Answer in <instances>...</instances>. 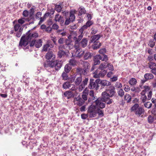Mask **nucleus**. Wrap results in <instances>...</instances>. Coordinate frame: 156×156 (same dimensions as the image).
<instances>
[{
	"label": "nucleus",
	"mask_w": 156,
	"mask_h": 156,
	"mask_svg": "<svg viewBox=\"0 0 156 156\" xmlns=\"http://www.w3.org/2000/svg\"><path fill=\"white\" fill-rule=\"evenodd\" d=\"M106 52V49L105 48H103L99 50V52L101 54H103L105 53Z\"/></svg>",
	"instance_id": "nucleus-62"
},
{
	"label": "nucleus",
	"mask_w": 156,
	"mask_h": 156,
	"mask_svg": "<svg viewBox=\"0 0 156 156\" xmlns=\"http://www.w3.org/2000/svg\"><path fill=\"white\" fill-rule=\"evenodd\" d=\"M88 94V90L86 88L84 90L83 92V94L82 95V99L83 100L86 101L87 99V95Z\"/></svg>",
	"instance_id": "nucleus-20"
},
{
	"label": "nucleus",
	"mask_w": 156,
	"mask_h": 156,
	"mask_svg": "<svg viewBox=\"0 0 156 156\" xmlns=\"http://www.w3.org/2000/svg\"><path fill=\"white\" fill-rule=\"evenodd\" d=\"M53 47L54 45L52 44L51 41H48L47 43L43 46L42 50L43 51H47Z\"/></svg>",
	"instance_id": "nucleus-10"
},
{
	"label": "nucleus",
	"mask_w": 156,
	"mask_h": 156,
	"mask_svg": "<svg viewBox=\"0 0 156 156\" xmlns=\"http://www.w3.org/2000/svg\"><path fill=\"white\" fill-rule=\"evenodd\" d=\"M154 118L151 115H149L148 117V122L151 123L153 122L154 121Z\"/></svg>",
	"instance_id": "nucleus-45"
},
{
	"label": "nucleus",
	"mask_w": 156,
	"mask_h": 156,
	"mask_svg": "<svg viewBox=\"0 0 156 156\" xmlns=\"http://www.w3.org/2000/svg\"><path fill=\"white\" fill-rule=\"evenodd\" d=\"M87 44V40L86 38H83L80 42L79 45L83 48L86 47Z\"/></svg>",
	"instance_id": "nucleus-21"
},
{
	"label": "nucleus",
	"mask_w": 156,
	"mask_h": 156,
	"mask_svg": "<svg viewBox=\"0 0 156 156\" xmlns=\"http://www.w3.org/2000/svg\"><path fill=\"white\" fill-rule=\"evenodd\" d=\"M103 100L101 98H98L95 101V105L97 108H103L105 106V104L103 102Z\"/></svg>",
	"instance_id": "nucleus-6"
},
{
	"label": "nucleus",
	"mask_w": 156,
	"mask_h": 156,
	"mask_svg": "<svg viewBox=\"0 0 156 156\" xmlns=\"http://www.w3.org/2000/svg\"><path fill=\"white\" fill-rule=\"evenodd\" d=\"M149 67L151 69V71L153 74L156 75V64L153 62H149L148 63Z\"/></svg>",
	"instance_id": "nucleus-13"
},
{
	"label": "nucleus",
	"mask_w": 156,
	"mask_h": 156,
	"mask_svg": "<svg viewBox=\"0 0 156 156\" xmlns=\"http://www.w3.org/2000/svg\"><path fill=\"white\" fill-rule=\"evenodd\" d=\"M71 69V67L69 64H66L64 67V70L66 73H69Z\"/></svg>",
	"instance_id": "nucleus-35"
},
{
	"label": "nucleus",
	"mask_w": 156,
	"mask_h": 156,
	"mask_svg": "<svg viewBox=\"0 0 156 156\" xmlns=\"http://www.w3.org/2000/svg\"><path fill=\"white\" fill-rule=\"evenodd\" d=\"M140 94L141 95L140 99L143 102H144L146 101L147 99V97L145 95L144 90H142Z\"/></svg>",
	"instance_id": "nucleus-29"
},
{
	"label": "nucleus",
	"mask_w": 156,
	"mask_h": 156,
	"mask_svg": "<svg viewBox=\"0 0 156 156\" xmlns=\"http://www.w3.org/2000/svg\"><path fill=\"white\" fill-rule=\"evenodd\" d=\"M88 79L87 78H85V79L82 81L81 84L79 85L78 90L79 91H81L85 88V86L87 84Z\"/></svg>",
	"instance_id": "nucleus-11"
},
{
	"label": "nucleus",
	"mask_w": 156,
	"mask_h": 156,
	"mask_svg": "<svg viewBox=\"0 0 156 156\" xmlns=\"http://www.w3.org/2000/svg\"><path fill=\"white\" fill-rule=\"evenodd\" d=\"M107 68V63L105 62L100 64L98 67V69L103 70L105 69H106Z\"/></svg>",
	"instance_id": "nucleus-32"
},
{
	"label": "nucleus",
	"mask_w": 156,
	"mask_h": 156,
	"mask_svg": "<svg viewBox=\"0 0 156 156\" xmlns=\"http://www.w3.org/2000/svg\"><path fill=\"white\" fill-rule=\"evenodd\" d=\"M20 25L19 24H16L14 26V28L15 31H16L20 29Z\"/></svg>",
	"instance_id": "nucleus-53"
},
{
	"label": "nucleus",
	"mask_w": 156,
	"mask_h": 156,
	"mask_svg": "<svg viewBox=\"0 0 156 156\" xmlns=\"http://www.w3.org/2000/svg\"><path fill=\"white\" fill-rule=\"evenodd\" d=\"M99 86L96 84L94 80L91 79L90 80L89 84L88 86L89 88L90 89H93L96 87L97 90Z\"/></svg>",
	"instance_id": "nucleus-15"
},
{
	"label": "nucleus",
	"mask_w": 156,
	"mask_h": 156,
	"mask_svg": "<svg viewBox=\"0 0 156 156\" xmlns=\"http://www.w3.org/2000/svg\"><path fill=\"white\" fill-rule=\"evenodd\" d=\"M104 101L107 104L109 105L111 104L113 102L112 99L110 98L109 97L107 98L106 99H105Z\"/></svg>",
	"instance_id": "nucleus-43"
},
{
	"label": "nucleus",
	"mask_w": 156,
	"mask_h": 156,
	"mask_svg": "<svg viewBox=\"0 0 156 156\" xmlns=\"http://www.w3.org/2000/svg\"><path fill=\"white\" fill-rule=\"evenodd\" d=\"M91 57V53L89 52H87L84 55V58L85 60H87L90 58Z\"/></svg>",
	"instance_id": "nucleus-40"
},
{
	"label": "nucleus",
	"mask_w": 156,
	"mask_h": 156,
	"mask_svg": "<svg viewBox=\"0 0 156 156\" xmlns=\"http://www.w3.org/2000/svg\"><path fill=\"white\" fill-rule=\"evenodd\" d=\"M88 94H89V95L92 98L91 99V98H89L88 100V101L89 102H90L91 99L94 100L96 98V97L94 96V92L93 90H90L89 92H88Z\"/></svg>",
	"instance_id": "nucleus-25"
},
{
	"label": "nucleus",
	"mask_w": 156,
	"mask_h": 156,
	"mask_svg": "<svg viewBox=\"0 0 156 156\" xmlns=\"http://www.w3.org/2000/svg\"><path fill=\"white\" fill-rule=\"evenodd\" d=\"M73 86V85L70 84L68 82H65L63 85V87L64 89L70 88L72 86Z\"/></svg>",
	"instance_id": "nucleus-33"
},
{
	"label": "nucleus",
	"mask_w": 156,
	"mask_h": 156,
	"mask_svg": "<svg viewBox=\"0 0 156 156\" xmlns=\"http://www.w3.org/2000/svg\"><path fill=\"white\" fill-rule=\"evenodd\" d=\"M152 104L150 102H147L144 104V106L147 108H149L151 107L152 106Z\"/></svg>",
	"instance_id": "nucleus-49"
},
{
	"label": "nucleus",
	"mask_w": 156,
	"mask_h": 156,
	"mask_svg": "<svg viewBox=\"0 0 156 156\" xmlns=\"http://www.w3.org/2000/svg\"><path fill=\"white\" fill-rule=\"evenodd\" d=\"M82 74H80L79 75H76V78L74 82L75 83L76 85H79L82 83Z\"/></svg>",
	"instance_id": "nucleus-17"
},
{
	"label": "nucleus",
	"mask_w": 156,
	"mask_h": 156,
	"mask_svg": "<svg viewBox=\"0 0 156 156\" xmlns=\"http://www.w3.org/2000/svg\"><path fill=\"white\" fill-rule=\"evenodd\" d=\"M91 30H92L91 33L92 34H95L97 33L98 31L97 29L94 27H92L91 29Z\"/></svg>",
	"instance_id": "nucleus-57"
},
{
	"label": "nucleus",
	"mask_w": 156,
	"mask_h": 156,
	"mask_svg": "<svg viewBox=\"0 0 156 156\" xmlns=\"http://www.w3.org/2000/svg\"><path fill=\"white\" fill-rule=\"evenodd\" d=\"M93 23L92 21L88 20L86 24L87 25V26L89 27L92 25Z\"/></svg>",
	"instance_id": "nucleus-60"
},
{
	"label": "nucleus",
	"mask_w": 156,
	"mask_h": 156,
	"mask_svg": "<svg viewBox=\"0 0 156 156\" xmlns=\"http://www.w3.org/2000/svg\"><path fill=\"white\" fill-rule=\"evenodd\" d=\"M55 10L58 12H61L62 10V7L60 5H55Z\"/></svg>",
	"instance_id": "nucleus-47"
},
{
	"label": "nucleus",
	"mask_w": 156,
	"mask_h": 156,
	"mask_svg": "<svg viewBox=\"0 0 156 156\" xmlns=\"http://www.w3.org/2000/svg\"><path fill=\"white\" fill-rule=\"evenodd\" d=\"M62 65V62L61 61L57 60L53 61L51 63V66L52 67H54L55 69L56 70H59L61 67Z\"/></svg>",
	"instance_id": "nucleus-5"
},
{
	"label": "nucleus",
	"mask_w": 156,
	"mask_h": 156,
	"mask_svg": "<svg viewBox=\"0 0 156 156\" xmlns=\"http://www.w3.org/2000/svg\"><path fill=\"white\" fill-rule=\"evenodd\" d=\"M119 96L120 97H123L124 95V92L122 89H120L117 91Z\"/></svg>",
	"instance_id": "nucleus-38"
},
{
	"label": "nucleus",
	"mask_w": 156,
	"mask_h": 156,
	"mask_svg": "<svg viewBox=\"0 0 156 156\" xmlns=\"http://www.w3.org/2000/svg\"><path fill=\"white\" fill-rule=\"evenodd\" d=\"M70 65H71L74 66L75 65L76 63V61L74 59H70L69 61Z\"/></svg>",
	"instance_id": "nucleus-46"
},
{
	"label": "nucleus",
	"mask_w": 156,
	"mask_h": 156,
	"mask_svg": "<svg viewBox=\"0 0 156 156\" xmlns=\"http://www.w3.org/2000/svg\"><path fill=\"white\" fill-rule=\"evenodd\" d=\"M34 10V9L33 8H32L30 9L29 17V18H27V19H26L27 21H29L31 19H34V17L33 15L35 11Z\"/></svg>",
	"instance_id": "nucleus-22"
},
{
	"label": "nucleus",
	"mask_w": 156,
	"mask_h": 156,
	"mask_svg": "<svg viewBox=\"0 0 156 156\" xmlns=\"http://www.w3.org/2000/svg\"><path fill=\"white\" fill-rule=\"evenodd\" d=\"M46 59L48 61L51 60H52L55 59V55L53 54V52L51 51L48 52L46 55Z\"/></svg>",
	"instance_id": "nucleus-14"
},
{
	"label": "nucleus",
	"mask_w": 156,
	"mask_h": 156,
	"mask_svg": "<svg viewBox=\"0 0 156 156\" xmlns=\"http://www.w3.org/2000/svg\"><path fill=\"white\" fill-rule=\"evenodd\" d=\"M41 13L40 12H38L36 14L35 17L36 19H38L41 17Z\"/></svg>",
	"instance_id": "nucleus-58"
},
{
	"label": "nucleus",
	"mask_w": 156,
	"mask_h": 156,
	"mask_svg": "<svg viewBox=\"0 0 156 156\" xmlns=\"http://www.w3.org/2000/svg\"><path fill=\"white\" fill-rule=\"evenodd\" d=\"M100 35L97 34L94 35L91 37L90 38V43H95L97 42V41L100 38Z\"/></svg>",
	"instance_id": "nucleus-18"
},
{
	"label": "nucleus",
	"mask_w": 156,
	"mask_h": 156,
	"mask_svg": "<svg viewBox=\"0 0 156 156\" xmlns=\"http://www.w3.org/2000/svg\"><path fill=\"white\" fill-rule=\"evenodd\" d=\"M48 16V13H45L43 17H40V20L39 23V24L40 25L44 20L46 19V16Z\"/></svg>",
	"instance_id": "nucleus-39"
},
{
	"label": "nucleus",
	"mask_w": 156,
	"mask_h": 156,
	"mask_svg": "<svg viewBox=\"0 0 156 156\" xmlns=\"http://www.w3.org/2000/svg\"><path fill=\"white\" fill-rule=\"evenodd\" d=\"M102 59H101L103 61H106L108 60V58L107 56L105 54H104L102 56H101Z\"/></svg>",
	"instance_id": "nucleus-54"
},
{
	"label": "nucleus",
	"mask_w": 156,
	"mask_h": 156,
	"mask_svg": "<svg viewBox=\"0 0 156 156\" xmlns=\"http://www.w3.org/2000/svg\"><path fill=\"white\" fill-rule=\"evenodd\" d=\"M155 42H154L153 40H151L149 42L148 45L151 47H153L155 45Z\"/></svg>",
	"instance_id": "nucleus-51"
},
{
	"label": "nucleus",
	"mask_w": 156,
	"mask_h": 156,
	"mask_svg": "<svg viewBox=\"0 0 156 156\" xmlns=\"http://www.w3.org/2000/svg\"><path fill=\"white\" fill-rule=\"evenodd\" d=\"M144 77L146 80H151L152 79L154 76L151 73H147L145 74L144 75Z\"/></svg>",
	"instance_id": "nucleus-27"
},
{
	"label": "nucleus",
	"mask_w": 156,
	"mask_h": 156,
	"mask_svg": "<svg viewBox=\"0 0 156 156\" xmlns=\"http://www.w3.org/2000/svg\"><path fill=\"white\" fill-rule=\"evenodd\" d=\"M55 20L56 22H60L61 25H62L64 23V20L63 17L60 16L59 14H57L55 17Z\"/></svg>",
	"instance_id": "nucleus-16"
},
{
	"label": "nucleus",
	"mask_w": 156,
	"mask_h": 156,
	"mask_svg": "<svg viewBox=\"0 0 156 156\" xmlns=\"http://www.w3.org/2000/svg\"><path fill=\"white\" fill-rule=\"evenodd\" d=\"M152 95V92L151 91L149 92L147 94V99L148 100H150L151 97Z\"/></svg>",
	"instance_id": "nucleus-63"
},
{
	"label": "nucleus",
	"mask_w": 156,
	"mask_h": 156,
	"mask_svg": "<svg viewBox=\"0 0 156 156\" xmlns=\"http://www.w3.org/2000/svg\"><path fill=\"white\" fill-rule=\"evenodd\" d=\"M101 44L98 41L94 43L92 45V47L94 49H97L101 46Z\"/></svg>",
	"instance_id": "nucleus-31"
},
{
	"label": "nucleus",
	"mask_w": 156,
	"mask_h": 156,
	"mask_svg": "<svg viewBox=\"0 0 156 156\" xmlns=\"http://www.w3.org/2000/svg\"><path fill=\"white\" fill-rule=\"evenodd\" d=\"M107 71L105 70L101 71L99 73H98L97 70L94 73L93 77L95 78H102L106 75Z\"/></svg>",
	"instance_id": "nucleus-9"
},
{
	"label": "nucleus",
	"mask_w": 156,
	"mask_h": 156,
	"mask_svg": "<svg viewBox=\"0 0 156 156\" xmlns=\"http://www.w3.org/2000/svg\"><path fill=\"white\" fill-rule=\"evenodd\" d=\"M23 15L25 17H27L29 15V12L27 10H25L23 12Z\"/></svg>",
	"instance_id": "nucleus-59"
},
{
	"label": "nucleus",
	"mask_w": 156,
	"mask_h": 156,
	"mask_svg": "<svg viewBox=\"0 0 156 156\" xmlns=\"http://www.w3.org/2000/svg\"><path fill=\"white\" fill-rule=\"evenodd\" d=\"M106 91L108 92L109 97H113L115 94V88L114 87L111 86L109 87L108 88L106 89Z\"/></svg>",
	"instance_id": "nucleus-12"
},
{
	"label": "nucleus",
	"mask_w": 156,
	"mask_h": 156,
	"mask_svg": "<svg viewBox=\"0 0 156 156\" xmlns=\"http://www.w3.org/2000/svg\"><path fill=\"white\" fill-rule=\"evenodd\" d=\"M64 95L68 99H69L73 96V93L69 91H67L65 92Z\"/></svg>",
	"instance_id": "nucleus-24"
},
{
	"label": "nucleus",
	"mask_w": 156,
	"mask_h": 156,
	"mask_svg": "<svg viewBox=\"0 0 156 156\" xmlns=\"http://www.w3.org/2000/svg\"><path fill=\"white\" fill-rule=\"evenodd\" d=\"M137 81L136 79L134 78H132L130 79L129 81V84L132 86H134L137 83Z\"/></svg>",
	"instance_id": "nucleus-34"
},
{
	"label": "nucleus",
	"mask_w": 156,
	"mask_h": 156,
	"mask_svg": "<svg viewBox=\"0 0 156 156\" xmlns=\"http://www.w3.org/2000/svg\"><path fill=\"white\" fill-rule=\"evenodd\" d=\"M34 38L32 39V41L30 42V46L32 47L34 45L37 48H39L41 47L42 45V41L41 39L37 40H35Z\"/></svg>",
	"instance_id": "nucleus-7"
},
{
	"label": "nucleus",
	"mask_w": 156,
	"mask_h": 156,
	"mask_svg": "<svg viewBox=\"0 0 156 156\" xmlns=\"http://www.w3.org/2000/svg\"><path fill=\"white\" fill-rule=\"evenodd\" d=\"M65 54V52L63 51H59L58 53V57L61 58Z\"/></svg>",
	"instance_id": "nucleus-42"
},
{
	"label": "nucleus",
	"mask_w": 156,
	"mask_h": 156,
	"mask_svg": "<svg viewBox=\"0 0 156 156\" xmlns=\"http://www.w3.org/2000/svg\"><path fill=\"white\" fill-rule=\"evenodd\" d=\"M132 111L134 112L135 114L139 117L141 115H143L144 113L145 110L143 108L139 106V104H135L131 108Z\"/></svg>",
	"instance_id": "nucleus-3"
},
{
	"label": "nucleus",
	"mask_w": 156,
	"mask_h": 156,
	"mask_svg": "<svg viewBox=\"0 0 156 156\" xmlns=\"http://www.w3.org/2000/svg\"><path fill=\"white\" fill-rule=\"evenodd\" d=\"M87 112L90 118L95 117L97 114L100 116H103L104 115L103 111L102 110L97 108L95 105L92 104L88 107Z\"/></svg>",
	"instance_id": "nucleus-2"
},
{
	"label": "nucleus",
	"mask_w": 156,
	"mask_h": 156,
	"mask_svg": "<svg viewBox=\"0 0 156 156\" xmlns=\"http://www.w3.org/2000/svg\"><path fill=\"white\" fill-rule=\"evenodd\" d=\"M22 30L23 29L21 27L20 28L19 31L16 33V36L17 37H20L22 33Z\"/></svg>",
	"instance_id": "nucleus-44"
},
{
	"label": "nucleus",
	"mask_w": 156,
	"mask_h": 156,
	"mask_svg": "<svg viewBox=\"0 0 156 156\" xmlns=\"http://www.w3.org/2000/svg\"><path fill=\"white\" fill-rule=\"evenodd\" d=\"M115 87L117 88H121L122 87V85L121 83L117 82L115 84Z\"/></svg>",
	"instance_id": "nucleus-50"
},
{
	"label": "nucleus",
	"mask_w": 156,
	"mask_h": 156,
	"mask_svg": "<svg viewBox=\"0 0 156 156\" xmlns=\"http://www.w3.org/2000/svg\"><path fill=\"white\" fill-rule=\"evenodd\" d=\"M83 36V35L80 34L78 37V38L76 37H74L73 39L75 42V44H77L79 43L80 41L82 39Z\"/></svg>",
	"instance_id": "nucleus-26"
},
{
	"label": "nucleus",
	"mask_w": 156,
	"mask_h": 156,
	"mask_svg": "<svg viewBox=\"0 0 156 156\" xmlns=\"http://www.w3.org/2000/svg\"><path fill=\"white\" fill-rule=\"evenodd\" d=\"M118 80L117 77L114 76L113 77L110 78V81L112 82L116 81Z\"/></svg>",
	"instance_id": "nucleus-61"
},
{
	"label": "nucleus",
	"mask_w": 156,
	"mask_h": 156,
	"mask_svg": "<svg viewBox=\"0 0 156 156\" xmlns=\"http://www.w3.org/2000/svg\"><path fill=\"white\" fill-rule=\"evenodd\" d=\"M62 76L64 80H66L68 79V76L66 73L63 72L62 74Z\"/></svg>",
	"instance_id": "nucleus-52"
},
{
	"label": "nucleus",
	"mask_w": 156,
	"mask_h": 156,
	"mask_svg": "<svg viewBox=\"0 0 156 156\" xmlns=\"http://www.w3.org/2000/svg\"><path fill=\"white\" fill-rule=\"evenodd\" d=\"M101 84L103 86H109L111 85V83L108 81L105 80H103L101 81Z\"/></svg>",
	"instance_id": "nucleus-28"
},
{
	"label": "nucleus",
	"mask_w": 156,
	"mask_h": 156,
	"mask_svg": "<svg viewBox=\"0 0 156 156\" xmlns=\"http://www.w3.org/2000/svg\"><path fill=\"white\" fill-rule=\"evenodd\" d=\"M76 10H71L70 12V16L69 20L71 22H73L75 19V16L74 14L75 13Z\"/></svg>",
	"instance_id": "nucleus-23"
},
{
	"label": "nucleus",
	"mask_w": 156,
	"mask_h": 156,
	"mask_svg": "<svg viewBox=\"0 0 156 156\" xmlns=\"http://www.w3.org/2000/svg\"><path fill=\"white\" fill-rule=\"evenodd\" d=\"M81 49H78L76 51V53L77 54V56L80 57H82L84 53L83 51H81Z\"/></svg>",
	"instance_id": "nucleus-37"
},
{
	"label": "nucleus",
	"mask_w": 156,
	"mask_h": 156,
	"mask_svg": "<svg viewBox=\"0 0 156 156\" xmlns=\"http://www.w3.org/2000/svg\"><path fill=\"white\" fill-rule=\"evenodd\" d=\"M131 97L129 94H126L125 95V99L128 102H129L131 101Z\"/></svg>",
	"instance_id": "nucleus-41"
},
{
	"label": "nucleus",
	"mask_w": 156,
	"mask_h": 156,
	"mask_svg": "<svg viewBox=\"0 0 156 156\" xmlns=\"http://www.w3.org/2000/svg\"><path fill=\"white\" fill-rule=\"evenodd\" d=\"M38 36V34L36 32H33L31 30H29L26 35H23L21 37L19 43V45L21 47H25L28 44L29 41L32 39L36 38Z\"/></svg>",
	"instance_id": "nucleus-1"
},
{
	"label": "nucleus",
	"mask_w": 156,
	"mask_h": 156,
	"mask_svg": "<svg viewBox=\"0 0 156 156\" xmlns=\"http://www.w3.org/2000/svg\"><path fill=\"white\" fill-rule=\"evenodd\" d=\"M79 15L81 16L86 13V11L84 8H80L79 9Z\"/></svg>",
	"instance_id": "nucleus-36"
},
{
	"label": "nucleus",
	"mask_w": 156,
	"mask_h": 156,
	"mask_svg": "<svg viewBox=\"0 0 156 156\" xmlns=\"http://www.w3.org/2000/svg\"><path fill=\"white\" fill-rule=\"evenodd\" d=\"M27 18H23L21 19H19L18 20V22L20 24H23L25 22V20H26Z\"/></svg>",
	"instance_id": "nucleus-48"
},
{
	"label": "nucleus",
	"mask_w": 156,
	"mask_h": 156,
	"mask_svg": "<svg viewBox=\"0 0 156 156\" xmlns=\"http://www.w3.org/2000/svg\"><path fill=\"white\" fill-rule=\"evenodd\" d=\"M67 48H68V49H72L74 47L73 44L70 43L67 44Z\"/></svg>",
	"instance_id": "nucleus-56"
},
{
	"label": "nucleus",
	"mask_w": 156,
	"mask_h": 156,
	"mask_svg": "<svg viewBox=\"0 0 156 156\" xmlns=\"http://www.w3.org/2000/svg\"><path fill=\"white\" fill-rule=\"evenodd\" d=\"M52 28L53 29L57 30L58 28V26L56 24H54L52 27Z\"/></svg>",
	"instance_id": "nucleus-64"
},
{
	"label": "nucleus",
	"mask_w": 156,
	"mask_h": 156,
	"mask_svg": "<svg viewBox=\"0 0 156 156\" xmlns=\"http://www.w3.org/2000/svg\"><path fill=\"white\" fill-rule=\"evenodd\" d=\"M107 67H108L109 70H111V71L113 70V67L112 65L110 63H108L107 64Z\"/></svg>",
	"instance_id": "nucleus-55"
},
{
	"label": "nucleus",
	"mask_w": 156,
	"mask_h": 156,
	"mask_svg": "<svg viewBox=\"0 0 156 156\" xmlns=\"http://www.w3.org/2000/svg\"><path fill=\"white\" fill-rule=\"evenodd\" d=\"M73 102L75 105L80 106L84 104L85 101L80 96H78L74 98Z\"/></svg>",
	"instance_id": "nucleus-8"
},
{
	"label": "nucleus",
	"mask_w": 156,
	"mask_h": 156,
	"mask_svg": "<svg viewBox=\"0 0 156 156\" xmlns=\"http://www.w3.org/2000/svg\"><path fill=\"white\" fill-rule=\"evenodd\" d=\"M84 68L82 69L80 68H78L76 69L77 72L80 74L85 75L87 74V69L90 67L89 63L87 62H83V63Z\"/></svg>",
	"instance_id": "nucleus-4"
},
{
	"label": "nucleus",
	"mask_w": 156,
	"mask_h": 156,
	"mask_svg": "<svg viewBox=\"0 0 156 156\" xmlns=\"http://www.w3.org/2000/svg\"><path fill=\"white\" fill-rule=\"evenodd\" d=\"M99 59H102L101 56L100 55H97L94 57V65H95L99 64L100 62Z\"/></svg>",
	"instance_id": "nucleus-19"
},
{
	"label": "nucleus",
	"mask_w": 156,
	"mask_h": 156,
	"mask_svg": "<svg viewBox=\"0 0 156 156\" xmlns=\"http://www.w3.org/2000/svg\"><path fill=\"white\" fill-rule=\"evenodd\" d=\"M109 95L107 91H104L102 93V99L103 101L106 99L107 98H109Z\"/></svg>",
	"instance_id": "nucleus-30"
}]
</instances>
